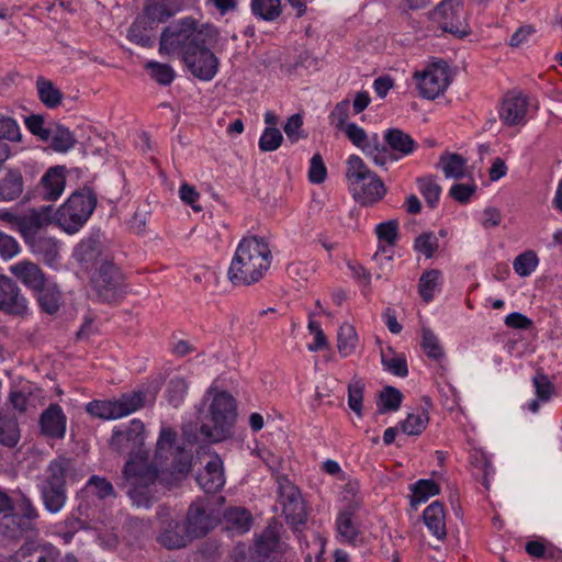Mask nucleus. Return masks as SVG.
<instances>
[{"label":"nucleus","instance_id":"8fccbe9b","mask_svg":"<svg viewBox=\"0 0 562 562\" xmlns=\"http://www.w3.org/2000/svg\"><path fill=\"white\" fill-rule=\"evenodd\" d=\"M429 417L426 411L408 414L406 419L401 424L402 430L409 436L420 435L426 428Z\"/></svg>","mask_w":562,"mask_h":562},{"label":"nucleus","instance_id":"4468645a","mask_svg":"<svg viewBox=\"0 0 562 562\" xmlns=\"http://www.w3.org/2000/svg\"><path fill=\"white\" fill-rule=\"evenodd\" d=\"M436 15L441 20V27L459 37L470 33L463 18V0H442L435 10Z\"/></svg>","mask_w":562,"mask_h":562},{"label":"nucleus","instance_id":"58836bf2","mask_svg":"<svg viewBox=\"0 0 562 562\" xmlns=\"http://www.w3.org/2000/svg\"><path fill=\"white\" fill-rule=\"evenodd\" d=\"M20 439V429L14 417H10L0 411V443L14 447Z\"/></svg>","mask_w":562,"mask_h":562},{"label":"nucleus","instance_id":"338daca9","mask_svg":"<svg viewBox=\"0 0 562 562\" xmlns=\"http://www.w3.org/2000/svg\"><path fill=\"white\" fill-rule=\"evenodd\" d=\"M327 177V169L319 154H315L311 159L308 180L312 183H323Z\"/></svg>","mask_w":562,"mask_h":562},{"label":"nucleus","instance_id":"423d86ee","mask_svg":"<svg viewBox=\"0 0 562 562\" xmlns=\"http://www.w3.org/2000/svg\"><path fill=\"white\" fill-rule=\"evenodd\" d=\"M71 470V460L66 457L60 456L49 462L42 486L43 502L48 512L58 513L65 505L66 479Z\"/></svg>","mask_w":562,"mask_h":562},{"label":"nucleus","instance_id":"5fc2aeb1","mask_svg":"<svg viewBox=\"0 0 562 562\" xmlns=\"http://www.w3.org/2000/svg\"><path fill=\"white\" fill-rule=\"evenodd\" d=\"M364 384L360 379L353 378L348 385V405L361 416Z\"/></svg>","mask_w":562,"mask_h":562},{"label":"nucleus","instance_id":"dca6fc26","mask_svg":"<svg viewBox=\"0 0 562 562\" xmlns=\"http://www.w3.org/2000/svg\"><path fill=\"white\" fill-rule=\"evenodd\" d=\"M145 426L139 419H133L125 429L114 430L110 446L119 453L134 451L144 443Z\"/></svg>","mask_w":562,"mask_h":562},{"label":"nucleus","instance_id":"473e14b6","mask_svg":"<svg viewBox=\"0 0 562 562\" xmlns=\"http://www.w3.org/2000/svg\"><path fill=\"white\" fill-rule=\"evenodd\" d=\"M448 179H462L467 176V160L459 154L443 153L438 162Z\"/></svg>","mask_w":562,"mask_h":562},{"label":"nucleus","instance_id":"f03ea898","mask_svg":"<svg viewBox=\"0 0 562 562\" xmlns=\"http://www.w3.org/2000/svg\"><path fill=\"white\" fill-rule=\"evenodd\" d=\"M218 32L209 24L199 26L196 20L184 18L166 26L160 35L159 53L165 56H187L200 43H215Z\"/></svg>","mask_w":562,"mask_h":562},{"label":"nucleus","instance_id":"de8ad7c7","mask_svg":"<svg viewBox=\"0 0 562 562\" xmlns=\"http://www.w3.org/2000/svg\"><path fill=\"white\" fill-rule=\"evenodd\" d=\"M538 263L537 254L533 250H526L515 258L513 268L518 276L528 277L536 270Z\"/></svg>","mask_w":562,"mask_h":562},{"label":"nucleus","instance_id":"603ef678","mask_svg":"<svg viewBox=\"0 0 562 562\" xmlns=\"http://www.w3.org/2000/svg\"><path fill=\"white\" fill-rule=\"evenodd\" d=\"M99 244L95 239L89 238L82 240L76 248L75 256L81 263H90L99 257Z\"/></svg>","mask_w":562,"mask_h":562},{"label":"nucleus","instance_id":"0e129e2a","mask_svg":"<svg viewBox=\"0 0 562 562\" xmlns=\"http://www.w3.org/2000/svg\"><path fill=\"white\" fill-rule=\"evenodd\" d=\"M533 386L536 389L537 397L540 401H548L554 390L553 384L549 380L548 375L538 371L537 374L532 379Z\"/></svg>","mask_w":562,"mask_h":562},{"label":"nucleus","instance_id":"13d9d810","mask_svg":"<svg viewBox=\"0 0 562 562\" xmlns=\"http://www.w3.org/2000/svg\"><path fill=\"white\" fill-rule=\"evenodd\" d=\"M282 140L283 135L280 130L267 127L259 139V148L262 151H273L281 146Z\"/></svg>","mask_w":562,"mask_h":562},{"label":"nucleus","instance_id":"09e8293b","mask_svg":"<svg viewBox=\"0 0 562 562\" xmlns=\"http://www.w3.org/2000/svg\"><path fill=\"white\" fill-rule=\"evenodd\" d=\"M422 348L428 358L441 360L445 357V350L439 338L428 328H423Z\"/></svg>","mask_w":562,"mask_h":562},{"label":"nucleus","instance_id":"a878e982","mask_svg":"<svg viewBox=\"0 0 562 562\" xmlns=\"http://www.w3.org/2000/svg\"><path fill=\"white\" fill-rule=\"evenodd\" d=\"M57 552L53 547L23 544L8 562H56Z\"/></svg>","mask_w":562,"mask_h":562},{"label":"nucleus","instance_id":"cd10ccee","mask_svg":"<svg viewBox=\"0 0 562 562\" xmlns=\"http://www.w3.org/2000/svg\"><path fill=\"white\" fill-rule=\"evenodd\" d=\"M424 522L438 540H443L447 536L446 515L442 503L432 502L424 510Z\"/></svg>","mask_w":562,"mask_h":562},{"label":"nucleus","instance_id":"9d476101","mask_svg":"<svg viewBox=\"0 0 562 562\" xmlns=\"http://www.w3.org/2000/svg\"><path fill=\"white\" fill-rule=\"evenodd\" d=\"M144 397L142 392H133L116 401H93L87 405V412L102 419H117L142 408Z\"/></svg>","mask_w":562,"mask_h":562},{"label":"nucleus","instance_id":"f704fd0d","mask_svg":"<svg viewBox=\"0 0 562 562\" xmlns=\"http://www.w3.org/2000/svg\"><path fill=\"white\" fill-rule=\"evenodd\" d=\"M36 91L41 102L48 109H56L61 104L63 93L55 83L40 76L36 79Z\"/></svg>","mask_w":562,"mask_h":562},{"label":"nucleus","instance_id":"393cba45","mask_svg":"<svg viewBox=\"0 0 562 562\" xmlns=\"http://www.w3.org/2000/svg\"><path fill=\"white\" fill-rule=\"evenodd\" d=\"M66 177L63 167L49 168L41 179V195L45 201H56L64 192Z\"/></svg>","mask_w":562,"mask_h":562},{"label":"nucleus","instance_id":"20e7f679","mask_svg":"<svg viewBox=\"0 0 562 562\" xmlns=\"http://www.w3.org/2000/svg\"><path fill=\"white\" fill-rule=\"evenodd\" d=\"M123 487L132 504L149 508L157 502L158 470L144 460L127 461L123 469Z\"/></svg>","mask_w":562,"mask_h":562},{"label":"nucleus","instance_id":"0eeeda50","mask_svg":"<svg viewBox=\"0 0 562 562\" xmlns=\"http://www.w3.org/2000/svg\"><path fill=\"white\" fill-rule=\"evenodd\" d=\"M97 205L95 195L89 191H76L56 212L58 226L68 234H75L92 215Z\"/></svg>","mask_w":562,"mask_h":562},{"label":"nucleus","instance_id":"ea45409f","mask_svg":"<svg viewBox=\"0 0 562 562\" xmlns=\"http://www.w3.org/2000/svg\"><path fill=\"white\" fill-rule=\"evenodd\" d=\"M225 520L228 524L227 528L244 533L249 530L251 524V516L249 512L244 508H229L225 512Z\"/></svg>","mask_w":562,"mask_h":562},{"label":"nucleus","instance_id":"4c0bfd02","mask_svg":"<svg viewBox=\"0 0 562 562\" xmlns=\"http://www.w3.org/2000/svg\"><path fill=\"white\" fill-rule=\"evenodd\" d=\"M361 149L364 155L371 158L376 166H384L387 160L397 159V156L391 153V150L385 145L381 144L378 137L368 140Z\"/></svg>","mask_w":562,"mask_h":562},{"label":"nucleus","instance_id":"ddd939ff","mask_svg":"<svg viewBox=\"0 0 562 562\" xmlns=\"http://www.w3.org/2000/svg\"><path fill=\"white\" fill-rule=\"evenodd\" d=\"M213 43H200L193 48L182 61L187 66L192 76L200 80H212L218 70V58L209 48Z\"/></svg>","mask_w":562,"mask_h":562},{"label":"nucleus","instance_id":"c9c22d12","mask_svg":"<svg viewBox=\"0 0 562 562\" xmlns=\"http://www.w3.org/2000/svg\"><path fill=\"white\" fill-rule=\"evenodd\" d=\"M279 547L280 538L277 526L269 525L256 540L254 554L263 559L277 551Z\"/></svg>","mask_w":562,"mask_h":562},{"label":"nucleus","instance_id":"774afa93","mask_svg":"<svg viewBox=\"0 0 562 562\" xmlns=\"http://www.w3.org/2000/svg\"><path fill=\"white\" fill-rule=\"evenodd\" d=\"M303 119L301 114H293L289 117L284 125V133L290 142L296 143L300 138H304L305 134L302 130Z\"/></svg>","mask_w":562,"mask_h":562},{"label":"nucleus","instance_id":"b1692460","mask_svg":"<svg viewBox=\"0 0 562 562\" xmlns=\"http://www.w3.org/2000/svg\"><path fill=\"white\" fill-rule=\"evenodd\" d=\"M359 508L357 503L349 504L338 513L336 519V529L338 535L346 542H355L360 535L359 524L356 513Z\"/></svg>","mask_w":562,"mask_h":562},{"label":"nucleus","instance_id":"052dcab7","mask_svg":"<svg viewBox=\"0 0 562 562\" xmlns=\"http://www.w3.org/2000/svg\"><path fill=\"white\" fill-rule=\"evenodd\" d=\"M87 487L91 488L94 495L100 499L109 496H116L112 483L105 477H100L98 475L91 476L87 483Z\"/></svg>","mask_w":562,"mask_h":562},{"label":"nucleus","instance_id":"3c124183","mask_svg":"<svg viewBox=\"0 0 562 562\" xmlns=\"http://www.w3.org/2000/svg\"><path fill=\"white\" fill-rule=\"evenodd\" d=\"M418 189L430 207H435L441 194V187L432 177L417 179Z\"/></svg>","mask_w":562,"mask_h":562},{"label":"nucleus","instance_id":"7ed1b4c3","mask_svg":"<svg viewBox=\"0 0 562 562\" xmlns=\"http://www.w3.org/2000/svg\"><path fill=\"white\" fill-rule=\"evenodd\" d=\"M204 400H211L207 414L202 418L200 432L210 441L218 442L232 435L236 420V403L234 397L225 392L210 387Z\"/></svg>","mask_w":562,"mask_h":562},{"label":"nucleus","instance_id":"aec40b11","mask_svg":"<svg viewBox=\"0 0 562 562\" xmlns=\"http://www.w3.org/2000/svg\"><path fill=\"white\" fill-rule=\"evenodd\" d=\"M0 310L18 315L27 310V301L21 295L19 286L4 276H0Z\"/></svg>","mask_w":562,"mask_h":562},{"label":"nucleus","instance_id":"a18cd8bd","mask_svg":"<svg viewBox=\"0 0 562 562\" xmlns=\"http://www.w3.org/2000/svg\"><path fill=\"white\" fill-rule=\"evenodd\" d=\"M145 69L148 71V75L153 80L162 86L170 85L176 76L171 66L158 61H147L145 64Z\"/></svg>","mask_w":562,"mask_h":562},{"label":"nucleus","instance_id":"e433bc0d","mask_svg":"<svg viewBox=\"0 0 562 562\" xmlns=\"http://www.w3.org/2000/svg\"><path fill=\"white\" fill-rule=\"evenodd\" d=\"M358 346V335L356 328L349 324L344 323L337 334V348L342 357L351 356Z\"/></svg>","mask_w":562,"mask_h":562},{"label":"nucleus","instance_id":"39448f33","mask_svg":"<svg viewBox=\"0 0 562 562\" xmlns=\"http://www.w3.org/2000/svg\"><path fill=\"white\" fill-rule=\"evenodd\" d=\"M346 178L353 199L362 205L374 204L386 193L383 181L359 156L352 155L348 158Z\"/></svg>","mask_w":562,"mask_h":562},{"label":"nucleus","instance_id":"4be33fe9","mask_svg":"<svg viewBox=\"0 0 562 562\" xmlns=\"http://www.w3.org/2000/svg\"><path fill=\"white\" fill-rule=\"evenodd\" d=\"M67 417L58 404H50L41 415L40 426L43 435L63 439L66 434Z\"/></svg>","mask_w":562,"mask_h":562},{"label":"nucleus","instance_id":"2f4dec72","mask_svg":"<svg viewBox=\"0 0 562 562\" xmlns=\"http://www.w3.org/2000/svg\"><path fill=\"white\" fill-rule=\"evenodd\" d=\"M155 27L148 19L139 14L128 30L127 37L131 42L143 47L153 45Z\"/></svg>","mask_w":562,"mask_h":562},{"label":"nucleus","instance_id":"864d4df0","mask_svg":"<svg viewBox=\"0 0 562 562\" xmlns=\"http://www.w3.org/2000/svg\"><path fill=\"white\" fill-rule=\"evenodd\" d=\"M414 248L426 258H432L439 248L438 238L432 232L423 233L416 237Z\"/></svg>","mask_w":562,"mask_h":562},{"label":"nucleus","instance_id":"f257e3e1","mask_svg":"<svg viewBox=\"0 0 562 562\" xmlns=\"http://www.w3.org/2000/svg\"><path fill=\"white\" fill-rule=\"evenodd\" d=\"M272 254L266 238L256 235L244 237L228 268V279L235 285L259 282L270 269Z\"/></svg>","mask_w":562,"mask_h":562},{"label":"nucleus","instance_id":"49530a36","mask_svg":"<svg viewBox=\"0 0 562 562\" xmlns=\"http://www.w3.org/2000/svg\"><path fill=\"white\" fill-rule=\"evenodd\" d=\"M76 144L74 134L61 125H57L53 131L50 147L58 153H66Z\"/></svg>","mask_w":562,"mask_h":562},{"label":"nucleus","instance_id":"bf43d9fd","mask_svg":"<svg viewBox=\"0 0 562 562\" xmlns=\"http://www.w3.org/2000/svg\"><path fill=\"white\" fill-rule=\"evenodd\" d=\"M402 393L393 387L386 386L380 394V400L382 407L380 408L381 413L387 411H397L402 403Z\"/></svg>","mask_w":562,"mask_h":562},{"label":"nucleus","instance_id":"f8f14e48","mask_svg":"<svg viewBox=\"0 0 562 562\" xmlns=\"http://www.w3.org/2000/svg\"><path fill=\"white\" fill-rule=\"evenodd\" d=\"M414 78L423 98L432 100L440 95L450 85L448 64L443 60L428 65L423 71L415 72Z\"/></svg>","mask_w":562,"mask_h":562},{"label":"nucleus","instance_id":"69168bd1","mask_svg":"<svg viewBox=\"0 0 562 562\" xmlns=\"http://www.w3.org/2000/svg\"><path fill=\"white\" fill-rule=\"evenodd\" d=\"M375 233L380 241H385L387 245L393 246L397 239V222L387 221L379 224L375 227Z\"/></svg>","mask_w":562,"mask_h":562},{"label":"nucleus","instance_id":"c85d7f7f","mask_svg":"<svg viewBox=\"0 0 562 562\" xmlns=\"http://www.w3.org/2000/svg\"><path fill=\"white\" fill-rule=\"evenodd\" d=\"M26 246L31 252L41 257L45 263L52 266L59 257V246L54 237L41 234L32 239Z\"/></svg>","mask_w":562,"mask_h":562},{"label":"nucleus","instance_id":"79ce46f5","mask_svg":"<svg viewBox=\"0 0 562 562\" xmlns=\"http://www.w3.org/2000/svg\"><path fill=\"white\" fill-rule=\"evenodd\" d=\"M189 383L183 376H173L166 389L167 400L173 407L180 406L188 393Z\"/></svg>","mask_w":562,"mask_h":562},{"label":"nucleus","instance_id":"7c9ffc66","mask_svg":"<svg viewBox=\"0 0 562 562\" xmlns=\"http://www.w3.org/2000/svg\"><path fill=\"white\" fill-rule=\"evenodd\" d=\"M24 182L20 170L10 169L0 179V201L10 202L16 200L23 192Z\"/></svg>","mask_w":562,"mask_h":562},{"label":"nucleus","instance_id":"a19ab883","mask_svg":"<svg viewBox=\"0 0 562 562\" xmlns=\"http://www.w3.org/2000/svg\"><path fill=\"white\" fill-rule=\"evenodd\" d=\"M413 495L411 505L416 507L420 503H425L429 497L439 494V485L432 480H419L413 485Z\"/></svg>","mask_w":562,"mask_h":562},{"label":"nucleus","instance_id":"e2e57ef3","mask_svg":"<svg viewBox=\"0 0 562 562\" xmlns=\"http://www.w3.org/2000/svg\"><path fill=\"white\" fill-rule=\"evenodd\" d=\"M381 361L383 367L394 375L404 378L408 373V368L404 356H393L387 358L386 355L382 352Z\"/></svg>","mask_w":562,"mask_h":562},{"label":"nucleus","instance_id":"5701e85b","mask_svg":"<svg viewBox=\"0 0 562 562\" xmlns=\"http://www.w3.org/2000/svg\"><path fill=\"white\" fill-rule=\"evenodd\" d=\"M157 541L168 550L181 549L191 541L182 522L169 519L162 522Z\"/></svg>","mask_w":562,"mask_h":562},{"label":"nucleus","instance_id":"680f3d73","mask_svg":"<svg viewBox=\"0 0 562 562\" xmlns=\"http://www.w3.org/2000/svg\"><path fill=\"white\" fill-rule=\"evenodd\" d=\"M11 513L23 516L26 519L37 520L38 518L37 509L24 494H21L19 498L14 499Z\"/></svg>","mask_w":562,"mask_h":562},{"label":"nucleus","instance_id":"6ab92c4d","mask_svg":"<svg viewBox=\"0 0 562 562\" xmlns=\"http://www.w3.org/2000/svg\"><path fill=\"white\" fill-rule=\"evenodd\" d=\"M9 271L13 274L24 286L32 290H41L42 285L48 282V279L41 267L27 259L21 260L10 266Z\"/></svg>","mask_w":562,"mask_h":562},{"label":"nucleus","instance_id":"f3484780","mask_svg":"<svg viewBox=\"0 0 562 562\" xmlns=\"http://www.w3.org/2000/svg\"><path fill=\"white\" fill-rule=\"evenodd\" d=\"M217 524V519L207 514L203 505L199 502L193 503L187 513L184 530L187 531L190 540L204 537Z\"/></svg>","mask_w":562,"mask_h":562},{"label":"nucleus","instance_id":"6e6552de","mask_svg":"<svg viewBox=\"0 0 562 562\" xmlns=\"http://www.w3.org/2000/svg\"><path fill=\"white\" fill-rule=\"evenodd\" d=\"M177 432L171 428H162L157 441L155 460L162 464L172 459L171 471L180 475H186L191 468V453L183 448L176 447Z\"/></svg>","mask_w":562,"mask_h":562},{"label":"nucleus","instance_id":"4d7b16f0","mask_svg":"<svg viewBox=\"0 0 562 562\" xmlns=\"http://www.w3.org/2000/svg\"><path fill=\"white\" fill-rule=\"evenodd\" d=\"M0 140L20 142L21 132L15 120L0 113Z\"/></svg>","mask_w":562,"mask_h":562},{"label":"nucleus","instance_id":"37998d69","mask_svg":"<svg viewBox=\"0 0 562 562\" xmlns=\"http://www.w3.org/2000/svg\"><path fill=\"white\" fill-rule=\"evenodd\" d=\"M440 277L441 272L437 269L428 270L422 274L418 290L425 302H430L434 299V293L440 284Z\"/></svg>","mask_w":562,"mask_h":562},{"label":"nucleus","instance_id":"bb28decb","mask_svg":"<svg viewBox=\"0 0 562 562\" xmlns=\"http://www.w3.org/2000/svg\"><path fill=\"white\" fill-rule=\"evenodd\" d=\"M0 528L5 537L20 539L36 530V520L10 513L3 516Z\"/></svg>","mask_w":562,"mask_h":562},{"label":"nucleus","instance_id":"2eb2a0df","mask_svg":"<svg viewBox=\"0 0 562 562\" xmlns=\"http://www.w3.org/2000/svg\"><path fill=\"white\" fill-rule=\"evenodd\" d=\"M50 211V206H44L40 210L32 209L26 214L20 215L15 231L20 233L25 245L41 235L42 231L52 223Z\"/></svg>","mask_w":562,"mask_h":562},{"label":"nucleus","instance_id":"6e6d98bb","mask_svg":"<svg viewBox=\"0 0 562 562\" xmlns=\"http://www.w3.org/2000/svg\"><path fill=\"white\" fill-rule=\"evenodd\" d=\"M142 15L157 27L160 23L166 22L172 15V12L165 4L151 2L145 5Z\"/></svg>","mask_w":562,"mask_h":562},{"label":"nucleus","instance_id":"9b49d317","mask_svg":"<svg viewBox=\"0 0 562 562\" xmlns=\"http://www.w3.org/2000/svg\"><path fill=\"white\" fill-rule=\"evenodd\" d=\"M91 285L100 299L114 302L125 293L123 276L110 261L103 260L91 277Z\"/></svg>","mask_w":562,"mask_h":562},{"label":"nucleus","instance_id":"72a5a7b5","mask_svg":"<svg viewBox=\"0 0 562 562\" xmlns=\"http://www.w3.org/2000/svg\"><path fill=\"white\" fill-rule=\"evenodd\" d=\"M384 140L393 151H397L401 156L411 155L415 148L414 139L402 130L390 128L384 135Z\"/></svg>","mask_w":562,"mask_h":562},{"label":"nucleus","instance_id":"a211bd4d","mask_svg":"<svg viewBox=\"0 0 562 562\" xmlns=\"http://www.w3.org/2000/svg\"><path fill=\"white\" fill-rule=\"evenodd\" d=\"M527 111V98L521 93L509 92L501 104L499 117L504 124L515 126L525 122Z\"/></svg>","mask_w":562,"mask_h":562},{"label":"nucleus","instance_id":"412c9836","mask_svg":"<svg viewBox=\"0 0 562 562\" xmlns=\"http://www.w3.org/2000/svg\"><path fill=\"white\" fill-rule=\"evenodd\" d=\"M196 482L206 493H215L223 487L224 465L218 454L210 457L203 470L199 472Z\"/></svg>","mask_w":562,"mask_h":562},{"label":"nucleus","instance_id":"c756f323","mask_svg":"<svg viewBox=\"0 0 562 562\" xmlns=\"http://www.w3.org/2000/svg\"><path fill=\"white\" fill-rule=\"evenodd\" d=\"M34 292L36 293V300L42 312L54 315L59 311L63 303V295L55 283L48 281L45 285H42L41 290Z\"/></svg>","mask_w":562,"mask_h":562},{"label":"nucleus","instance_id":"c03bdc74","mask_svg":"<svg viewBox=\"0 0 562 562\" xmlns=\"http://www.w3.org/2000/svg\"><path fill=\"white\" fill-rule=\"evenodd\" d=\"M251 11L266 21L276 20L281 13L280 0H251Z\"/></svg>","mask_w":562,"mask_h":562},{"label":"nucleus","instance_id":"1a4fd4ad","mask_svg":"<svg viewBox=\"0 0 562 562\" xmlns=\"http://www.w3.org/2000/svg\"><path fill=\"white\" fill-rule=\"evenodd\" d=\"M279 503L288 524L294 529L304 525L307 520V509L301 491L288 477L278 479Z\"/></svg>","mask_w":562,"mask_h":562}]
</instances>
